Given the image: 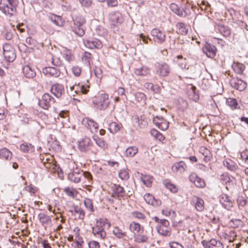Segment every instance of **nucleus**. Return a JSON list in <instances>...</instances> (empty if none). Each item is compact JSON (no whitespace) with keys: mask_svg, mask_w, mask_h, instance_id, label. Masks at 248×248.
Segmentation results:
<instances>
[{"mask_svg":"<svg viewBox=\"0 0 248 248\" xmlns=\"http://www.w3.org/2000/svg\"><path fill=\"white\" fill-rule=\"evenodd\" d=\"M168 123L164 119L161 124L158 125V127L162 130H165L168 128Z\"/></svg>","mask_w":248,"mask_h":248,"instance_id":"nucleus-63","label":"nucleus"},{"mask_svg":"<svg viewBox=\"0 0 248 248\" xmlns=\"http://www.w3.org/2000/svg\"><path fill=\"white\" fill-rule=\"evenodd\" d=\"M66 194L71 197H74L77 194V191L73 187H66L64 189Z\"/></svg>","mask_w":248,"mask_h":248,"instance_id":"nucleus-47","label":"nucleus"},{"mask_svg":"<svg viewBox=\"0 0 248 248\" xmlns=\"http://www.w3.org/2000/svg\"><path fill=\"white\" fill-rule=\"evenodd\" d=\"M84 203L87 208L89 209L92 212L93 211V203L90 199L85 198L84 200Z\"/></svg>","mask_w":248,"mask_h":248,"instance_id":"nucleus-52","label":"nucleus"},{"mask_svg":"<svg viewBox=\"0 0 248 248\" xmlns=\"http://www.w3.org/2000/svg\"><path fill=\"white\" fill-rule=\"evenodd\" d=\"M130 231L134 233V235L139 233H143L144 231L143 227H141L140 225L136 222H132L129 226Z\"/></svg>","mask_w":248,"mask_h":248,"instance_id":"nucleus-24","label":"nucleus"},{"mask_svg":"<svg viewBox=\"0 0 248 248\" xmlns=\"http://www.w3.org/2000/svg\"><path fill=\"white\" fill-rule=\"evenodd\" d=\"M141 180L143 183L148 187L151 186L152 183L153 177L149 175H145L141 177Z\"/></svg>","mask_w":248,"mask_h":248,"instance_id":"nucleus-44","label":"nucleus"},{"mask_svg":"<svg viewBox=\"0 0 248 248\" xmlns=\"http://www.w3.org/2000/svg\"><path fill=\"white\" fill-rule=\"evenodd\" d=\"M157 231L163 236H169L171 235V229L170 227H157Z\"/></svg>","mask_w":248,"mask_h":248,"instance_id":"nucleus-33","label":"nucleus"},{"mask_svg":"<svg viewBox=\"0 0 248 248\" xmlns=\"http://www.w3.org/2000/svg\"><path fill=\"white\" fill-rule=\"evenodd\" d=\"M151 34L157 43L162 44L165 41V33L161 30L157 28L154 29L151 31Z\"/></svg>","mask_w":248,"mask_h":248,"instance_id":"nucleus-10","label":"nucleus"},{"mask_svg":"<svg viewBox=\"0 0 248 248\" xmlns=\"http://www.w3.org/2000/svg\"><path fill=\"white\" fill-rule=\"evenodd\" d=\"M50 92L56 97L59 98L64 93V87L60 84H55L52 86Z\"/></svg>","mask_w":248,"mask_h":248,"instance_id":"nucleus-20","label":"nucleus"},{"mask_svg":"<svg viewBox=\"0 0 248 248\" xmlns=\"http://www.w3.org/2000/svg\"><path fill=\"white\" fill-rule=\"evenodd\" d=\"M232 68L236 73L241 74L243 73L244 70H245V66L242 63L237 62H234L232 64Z\"/></svg>","mask_w":248,"mask_h":248,"instance_id":"nucleus-34","label":"nucleus"},{"mask_svg":"<svg viewBox=\"0 0 248 248\" xmlns=\"http://www.w3.org/2000/svg\"><path fill=\"white\" fill-rule=\"evenodd\" d=\"M132 215L133 217L137 218L138 219L143 220L145 218V216L142 213L138 211L133 212L132 213Z\"/></svg>","mask_w":248,"mask_h":248,"instance_id":"nucleus-53","label":"nucleus"},{"mask_svg":"<svg viewBox=\"0 0 248 248\" xmlns=\"http://www.w3.org/2000/svg\"><path fill=\"white\" fill-rule=\"evenodd\" d=\"M26 43L30 47H33L36 46V41L31 37H28L26 39Z\"/></svg>","mask_w":248,"mask_h":248,"instance_id":"nucleus-50","label":"nucleus"},{"mask_svg":"<svg viewBox=\"0 0 248 248\" xmlns=\"http://www.w3.org/2000/svg\"><path fill=\"white\" fill-rule=\"evenodd\" d=\"M191 204L194 206L198 212H201L204 210V202L202 198L198 196H194L192 197Z\"/></svg>","mask_w":248,"mask_h":248,"instance_id":"nucleus-13","label":"nucleus"},{"mask_svg":"<svg viewBox=\"0 0 248 248\" xmlns=\"http://www.w3.org/2000/svg\"><path fill=\"white\" fill-rule=\"evenodd\" d=\"M202 50L208 57L212 58L216 55L217 49L214 45L206 43L203 47Z\"/></svg>","mask_w":248,"mask_h":248,"instance_id":"nucleus-19","label":"nucleus"},{"mask_svg":"<svg viewBox=\"0 0 248 248\" xmlns=\"http://www.w3.org/2000/svg\"><path fill=\"white\" fill-rule=\"evenodd\" d=\"M47 61L50 62L53 65L57 67H62V62L61 60L60 54L49 53L47 55Z\"/></svg>","mask_w":248,"mask_h":248,"instance_id":"nucleus-14","label":"nucleus"},{"mask_svg":"<svg viewBox=\"0 0 248 248\" xmlns=\"http://www.w3.org/2000/svg\"><path fill=\"white\" fill-rule=\"evenodd\" d=\"M196 87L192 85H190V89H189L188 93H189L193 94V96L191 97L192 100H196L198 98V95L195 92Z\"/></svg>","mask_w":248,"mask_h":248,"instance_id":"nucleus-55","label":"nucleus"},{"mask_svg":"<svg viewBox=\"0 0 248 248\" xmlns=\"http://www.w3.org/2000/svg\"><path fill=\"white\" fill-rule=\"evenodd\" d=\"M169 246L171 248H184L183 246L177 242H171L169 243Z\"/></svg>","mask_w":248,"mask_h":248,"instance_id":"nucleus-64","label":"nucleus"},{"mask_svg":"<svg viewBox=\"0 0 248 248\" xmlns=\"http://www.w3.org/2000/svg\"><path fill=\"white\" fill-rule=\"evenodd\" d=\"M119 177L122 180H127L129 178V172L127 169H123L119 172Z\"/></svg>","mask_w":248,"mask_h":248,"instance_id":"nucleus-42","label":"nucleus"},{"mask_svg":"<svg viewBox=\"0 0 248 248\" xmlns=\"http://www.w3.org/2000/svg\"><path fill=\"white\" fill-rule=\"evenodd\" d=\"M144 199L148 204L154 205L155 204V198L154 196L149 193H146L144 196Z\"/></svg>","mask_w":248,"mask_h":248,"instance_id":"nucleus-46","label":"nucleus"},{"mask_svg":"<svg viewBox=\"0 0 248 248\" xmlns=\"http://www.w3.org/2000/svg\"><path fill=\"white\" fill-rule=\"evenodd\" d=\"M76 88H77L76 90H75L76 93H77L78 92H80L83 94H86L89 91L88 88H89L90 86L88 85L85 86L81 84H78V85L71 86L70 89L71 91H73L75 90Z\"/></svg>","mask_w":248,"mask_h":248,"instance_id":"nucleus-30","label":"nucleus"},{"mask_svg":"<svg viewBox=\"0 0 248 248\" xmlns=\"http://www.w3.org/2000/svg\"><path fill=\"white\" fill-rule=\"evenodd\" d=\"M138 152V149L135 146H129L124 153V155L127 157H133Z\"/></svg>","mask_w":248,"mask_h":248,"instance_id":"nucleus-32","label":"nucleus"},{"mask_svg":"<svg viewBox=\"0 0 248 248\" xmlns=\"http://www.w3.org/2000/svg\"><path fill=\"white\" fill-rule=\"evenodd\" d=\"M220 179L221 181L224 184H227L231 181V177L227 173L221 174L220 175Z\"/></svg>","mask_w":248,"mask_h":248,"instance_id":"nucleus-54","label":"nucleus"},{"mask_svg":"<svg viewBox=\"0 0 248 248\" xmlns=\"http://www.w3.org/2000/svg\"><path fill=\"white\" fill-rule=\"evenodd\" d=\"M164 119L162 117H159L158 116L154 117L153 118V123L156 126H158V125L161 124V122L163 121Z\"/></svg>","mask_w":248,"mask_h":248,"instance_id":"nucleus-59","label":"nucleus"},{"mask_svg":"<svg viewBox=\"0 0 248 248\" xmlns=\"http://www.w3.org/2000/svg\"><path fill=\"white\" fill-rule=\"evenodd\" d=\"M38 218L43 226L51 223V219L50 217L44 213L39 214Z\"/></svg>","mask_w":248,"mask_h":248,"instance_id":"nucleus-29","label":"nucleus"},{"mask_svg":"<svg viewBox=\"0 0 248 248\" xmlns=\"http://www.w3.org/2000/svg\"><path fill=\"white\" fill-rule=\"evenodd\" d=\"M82 60L86 64L90 65L91 60V54L88 52H85L82 57Z\"/></svg>","mask_w":248,"mask_h":248,"instance_id":"nucleus-45","label":"nucleus"},{"mask_svg":"<svg viewBox=\"0 0 248 248\" xmlns=\"http://www.w3.org/2000/svg\"><path fill=\"white\" fill-rule=\"evenodd\" d=\"M20 149L25 153L31 154L34 151L35 147L31 143L25 142L20 145Z\"/></svg>","mask_w":248,"mask_h":248,"instance_id":"nucleus-25","label":"nucleus"},{"mask_svg":"<svg viewBox=\"0 0 248 248\" xmlns=\"http://www.w3.org/2000/svg\"><path fill=\"white\" fill-rule=\"evenodd\" d=\"M187 168L186 164L184 161H180L174 164L172 166V170L180 173L184 172Z\"/></svg>","mask_w":248,"mask_h":248,"instance_id":"nucleus-22","label":"nucleus"},{"mask_svg":"<svg viewBox=\"0 0 248 248\" xmlns=\"http://www.w3.org/2000/svg\"><path fill=\"white\" fill-rule=\"evenodd\" d=\"M170 71L169 65L166 63H158L156 65V74L160 77H165L169 75Z\"/></svg>","mask_w":248,"mask_h":248,"instance_id":"nucleus-9","label":"nucleus"},{"mask_svg":"<svg viewBox=\"0 0 248 248\" xmlns=\"http://www.w3.org/2000/svg\"><path fill=\"white\" fill-rule=\"evenodd\" d=\"M52 22L56 25H59V21L61 20L60 17L56 15H52L50 17Z\"/></svg>","mask_w":248,"mask_h":248,"instance_id":"nucleus-60","label":"nucleus"},{"mask_svg":"<svg viewBox=\"0 0 248 248\" xmlns=\"http://www.w3.org/2000/svg\"><path fill=\"white\" fill-rule=\"evenodd\" d=\"M96 144L101 148L105 150L108 148V145L107 143L101 138H93Z\"/></svg>","mask_w":248,"mask_h":248,"instance_id":"nucleus-41","label":"nucleus"},{"mask_svg":"<svg viewBox=\"0 0 248 248\" xmlns=\"http://www.w3.org/2000/svg\"><path fill=\"white\" fill-rule=\"evenodd\" d=\"M93 103L94 107L97 109L100 110L106 109L109 104L108 94L102 93L98 95L93 99Z\"/></svg>","mask_w":248,"mask_h":248,"instance_id":"nucleus-2","label":"nucleus"},{"mask_svg":"<svg viewBox=\"0 0 248 248\" xmlns=\"http://www.w3.org/2000/svg\"><path fill=\"white\" fill-rule=\"evenodd\" d=\"M111 189L113 191L112 196L119 199L123 198L125 195V191L124 188L119 185H113L111 186Z\"/></svg>","mask_w":248,"mask_h":248,"instance_id":"nucleus-18","label":"nucleus"},{"mask_svg":"<svg viewBox=\"0 0 248 248\" xmlns=\"http://www.w3.org/2000/svg\"><path fill=\"white\" fill-rule=\"evenodd\" d=\"M122 125L121 124L116 122H112L109 124L108 130L110 132L114 134L120 130Z\"/></svg>","mask_w":248,"mask_h":248,"instance_id":"nucleus-35","label":"nucleus"},{"mask_svg":"<svg viewBox=\"0 0 248 248\" xmlns=\"http://www.w3.org/2000/svg\"><path fill=\"white\" fill-rule=\"evenodd\" d=\"M227 103L232 108L236 109L237 108L238 103L236 99L233 98H229L227 101Z\"/></svg>","mask_w":248,"mask_h":248,"instance_id":"nucleus-49","label":"nucleus"},{"mask_svg":"<svg viewBox=\"0 0 248 248\" xmlns=\"http://www.w3.org/2000/svg\"><path fill=\"white\" fill-rule=\"evenodd\" d=\"M75 213L78 214V217L80 219H83L85 216L84 211L82 209L78 206H76L74 209Z\"/></svg>","mask_w":248,"mask_h":248,"instance_id":"nucleus-51","label":"nucleus"},{"mask_svg":"<svg viewBox=\"0 0 248 248\" xmlns=\"http://www.w3.org/2000/svg\"><path fill=\"white\" fill-rule=\"evenodd\" d=\"M177 58L181 60V62H177L180 67L182 69L186 68V59H184L182 55L177 56Z\"/></svg>","mask_w":248,"mask_h":248,"instance_id":"nucleus-48","label":"nucleus"},{"mask_svg":"<svg viewBox=\"0 0 248 248\" xmlns=\"http://www.w3.org/2000/svg\"><path fill=\"white\" fill-rule=\"evenodd\" d=\"M88 246L89 248H100L99 243L95 241H92L89 242Z\"/></svg>","mask_w":248,"mask_h":248,"instance_id":"nucleus-61","label":"nucleus"},{"mask_svg":"<svg viewBox=\"0 0 248 248\" xmlns=\"http://www.w3.org/2000/svg\"><path fill=\"white\" fill-rule=\"evenodd\" d=\"M81 72V68L78 66H76L72 68V72L76 77L79 76L80 75Z\"/></svg>","mask_w":248,"mask_h":248,"instance_id":"nucleus-57","label":"nucleus"},{"mask_svg":"<svg viewBox=\"0 0 248 248\" xmlns=\"http://www.w3.org/2000/svg\"><path fill=\"white\" fill-rule=\"evenodd\" d=\"M230 83L232 87L240 91L244 90L247 86L245 82L237 78H232L231 79Z\"/></svg>","mask_w":248,"mask_h":248,"instance_id":"nucleus-15","label":"nucleus"},{"mask_svg":"<svg viewBox=\"0 0 248 248\" xmlns=\"http://www.w3.org/2000/svg\"><path fill=\"white\" fill-rule=\"evenodd\" d=\"M74 24L72 26L73 31L79 36H82L85 34L84 24L86 19L83 16H77L73 20Z\"/></svg>","mask_w":248,"mask_h":248,"instance_id":"nucleus-3","label":"nucleus"},{"mask_svg":"<svg viewBox=\"0 0 248 248\" xmlns=\"http://www.w3.org/2000/svg\"><path fill=\"white\" fill-rule=\"evenodd\" d=\"M194 185L198 187H203L205 184L204 181L202 178L199 177L198 179H197V181Z\"/></svg>","mask_w":248,"mask_h":248,"instance_id":"nucleus-58","label":"nucleus"},{"mask_svg":"<svg viewBox=\"0 0 248 248\" xmlns=\"http://www.w3.org/2000/svg\"><path fill=\"white\" fill-rule=\"evenodd\" d=\"M113 234L116 237L119 239L123 238L126 235V232H123L122 230L120 229L118 227H114L113 230Z\"/></svg>","mask_w":248,"mask_h":248,"instance_id":"nucleus-38","label":"nucleus"},{"mask_svg":"<svg viewBox=\"0 0 248 248\" xmlns=\"http://www.w3.org/2000/svg\"><path fill=\"white\" fill-rule=\"evenodd\" d=\"M82 124L92 133L97 132L98 130V124L92 119L84 118L82 121Z\"/></svg>","mask_w":248,"mask_h":248,"instance_id":"nucleus-7","label":"nucleus"},{"mask_svg":"<svg viewBox=\"0 0 248 248\" xmlns=\"http://www.w3.org/2000/svg\"><path fill=\"white\" fill-rule=\"evenodd\" d=\"M166 187L167 189H168L170 191L175 193L177 191V188L176 186L173 184L169 182L165 184Z\"/></svg>","mask_w":248,"mask_h":248,"instance_id":"nucleus-56","label":"nucleus"},{"mask_svg":"<svg viewBox=\"0 0 248 248\" xmlns=\"http://www.w3.org/2000/svg\"><path fill=\"white\" fill-rule=\"evenodd\" d=\"M92 145L91 140L85 137L78 141V147L81 152H86L91 149Z\"/></svg>","mask_w":248,"mask_h":248,"instance_id":"nucleus-6","label":"nucleus"},{"mask_svg":"<svg viewBox=\"0 0 248 248\" xmlns=\"http://www.w3.org/2000/svg\"><path fill=\"white\" fill-rule=\"evenodd\" d=\"M55 102V99L49 93H46L42 96V99L39 100L38 104L43 109H47Z\"/></svg>","mask_w":248,"mask_h":248,"instance_id":"nucleus-5","label":"nucleus"},{"mask_svg":"<svg viewBox=\"0 0 248 248\" xmlns=\"http://www.w3.org/2000/svg\"><path fill=\"white\" fill-rule=\"evenodd\" d=\"M223 165L226 167L229 170L234 171L236 170L238 166L236 163L230 159H227L223 161Z\"/></svg>","mask_w":248,"mask_h":248,"instance_id":"nucleus-26","label":"nucleus"},{"mask_svg":"<svg viewBox=\"0 0 248 248\" xmlns=\"http://www.w3.org/2000/svg\"><path fill=\"white\" fill-rule=\"evenodd\" d=\"M17 0H0V10L6 15L13 16L16 12Z\"/></svg>","mask_w":248,"mask_h":248,"instance_id":"nucleus-1","label":"nucleus"},{"mask_svg":"<svg viewBox=\"0 0 248 248\" xmlns=\"http://www.w3.org/2000/svg\"><path fill=\"white\" fill-rule=\"evenodd\" d=\"M171 10L178 16L185 17L186 15V12L183 9H180L178 6L175 3H171L170 6Z\"/></svg>","mask_w":248,"mask_h":248,"instance_id":"nucleus-28","label":"nucleus"},{"mask_svg":"<svg viewBox=\"0 0 248 248\" xmlns=\"http://www.w3.org/2000/svg\"><path fill=\"white\" fill-rule=\"evenodd\" d=\"M219 202L223 207L228 210H231L233 207V202L226 194H222L220 196Z\"/></svg>","mask_w":248,"mask_h":248,"instance_id":"nucleus-12","label":"nucleus"},{"mask_svg":"<svg viewBox=\"0 0 248 248\" xmlns=\"http://www.w3.org/2000/svg\"><path fill=\"white\" fill-rule=\"evenodd\" d=\"M62 54L65 60L68 62H71L74 61V56L70 50L67 49H64Z\"/></svg>","mask_w":248,"mask_h":248,"instance_id":"nucleus-39","label":"nucleus"},{"mask_svg":"<svg viewBox=\"0 0 248 248\" xmlns=\"http://www.w3.org/2000/svg\"><path fill=\"white\" fill-rule=\"evenodd\" d=\"M123 22L121 14L119 12L112 13L109 16V24L111 28H115Z\"/></svg>","mask_w":248,"mask_h":248,"instance_id":"nucleus-8","label":"nucleus"},{"mask_svg":"<svg viewBox=\"0 0 248 248\" xmlns=\"http://www.w3.org/2000/svg\"><path fill=\"white\" fill-rule=\"evenodd\" d=\"M136 100L138 102L144 103L146 98V95L142 93L138 92L135 95Z\"/></svg>","mask_w":248,"mask_h":248,"instance_id":"nucleus-43","label":"nucleus"},{"mask_svg":"<svg viewBox=\"0 0 248 248\" xmlns=\"http://www.w3.org/2000/svg\"><path fill=\"white\" fill-rule=\"evenodd\" d=\"M150 68L146 66L136 68L134 70L135 74L139 76H147L150 74Z\"/></svg>","mask_w":248,"mask_h":248,"instance_id":"nucleus-31","label":"nucleus"},{"mask_svg":"<svg viewBox=\"0 0 248 248\" xmlns=\"http://www.w3.org/2000/svg\"><path fill=\"white\" fill-rule=\"evenodd\" d=\"M202 243L204 248H224L223 244L215 239L208 241H203Z\"/></svg>","mask_w":248,"mask_h":248,"instance_id":"nucleus-16","label":"nucleus"},{"mask_svg":"<svg viewBox=\"0 0 248 248\" xmlns=\"http://www.w3.org/2000/svg\"><path fill=\"white\" fill-rule=\"evenodd\" d=\"M86 46L91 49H99L101 48L102 45L99 40L97 39H92L87 41Z\"/></svg>","mask_w":248,"mask_h":248,"instance_id":"nucleus-27","label":"nucleus"},{"mask_svg":"<svg viewBox=\"0 0 248 248\" xmlns=\"http://www.w3.org/2000/svg\"><path fill=\"white\" fill-rule=\"evenodd\" d=\"M159 225L157 227H169L170 223L166 219H161L160 220L159 222Z\"/></svg>","mask_w":248,"mask_h":248,"instance_id":"nucleus-62","label":"nucleus"},{"mask_svg":"<svg viewBox=\"0 0 248 248\" xmlns=\"http://www.w3.org/2000/svg\"><path fill=\"white\" fill-rule=\"evenodd\" d=\"M217 30L219 32L225 37H228L231 34L230 29L223 25L219 24L217 26Z\"/></svg>","mask_w":248,"mask_h":248,"instance_id":"nucleus-36","label":"nucleus"},{"mask_svg":"<svg viewBox=\"0 0 248 248\" xmlns=\"http://www.w3.org/2000/svg\"><path fill=\"white\" fill-rule=\"evenodd\" d=\"M43 73L48 77H59L61 73V70L53 67H46L43 69Z\"/></svg>","mask_w":248,"mask_h":248,"instance_id":"nucleus-17","label":"nucleus"},{"mask_svg":"<svg viewBox=\"0 0 248 248\" xmlns=\"http://www.w3.org/2000/svg\"><path fill=\"white\" fill-rule=\"evenodd\" d=\"M135 241L137 243H145L148 240V237L146 235L143 234L142 233L136 234L134 236Z\"/></svg>","mask_w":248,"mask_h":248,"instance_id":"nucleus-37","label":"nucleus"},{"mask_svg":"<svg viewBox=\"0 0 248 248\" xmlns=\"http://www.w3.org/2000/svg\"><path fill=\"white\" fill-rule=\"evenodd\" d=\"M83 177V171L76 168L72 171L68 173V179L75 183H78L80 182L81 178Z\"/></svg>","mask_w":248,"mask_h":248,"instance_id":"nucleus-11","label":"nucleus"},{"mask_svg":"<svg viewBox=\"0 0 248 248\" xmlns=\"http://www.w3.org/2000/svg\"><path fill=\"white\" fill-rule=\"evenodd\" d=\"M12 153L6 148L0 150V159L4 161H9L12 157Z\"/></svg>","mask_w":248,"mask_h":248,"instance_id":"nucleus-23","label":"nucleus"},{"mask_svg":"<svg viewBox=\"0 0 248 248\" xmlns=\"http://www.w3.org/2000/svg\"><path fill=\"white\" fill-rule=\"evenodd\" d=\"M178 28L177 32L181 34L186 35L188 32V29L186 28L185 24L182 22L178 23L176 25Z\"/></svg>","mask_w":248,"mask_h":248,"instance_id":"nucleus-40","label":"nucleus"},{"mask_svg":"<svg viewBox=\"0 0 248 248\" xmlns=\"http://www.w3.org/2000/svg\"><path fill=\"white\" fill-rule=\"evenodd\" d=\"M3 55L5 60L9 62H13L16 58L14 48L10 44L7 43L3 46Z\"/></svg>","mask_w":248,"mask_h":248,"instance_id":"nucleus-4","label":"nucleus"},{"mask_svg":"<svg viewBox=\"0 0 248 248\" xmlns=\"http://www.w3.org/2000/svg\"><path fill=\"white\" fill-rule=\"evenodd\" d=\"M22 72L24 76L28 78H32L36 76L34 69L29 65H26L23 67Z\"/></svg>","mask_w":248,"mask_h":248,"instance_id":"nucleus-21","label":"nucleus"}]
</instances>
